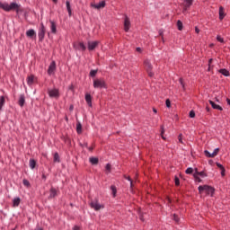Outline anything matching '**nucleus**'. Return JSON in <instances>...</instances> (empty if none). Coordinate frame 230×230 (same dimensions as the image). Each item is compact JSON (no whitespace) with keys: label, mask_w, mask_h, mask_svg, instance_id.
Here are the masks:
<instances>
[{"label":"nucleus","mask_w":230,"mask_h":230,"mask_svg":"<svg viewBox=\"0 0 230 230\" xmlns=\"http://www.w3.org/2000/svg\"><path fill=\"white\" fill-rule=\"evenodd\" d=\"M144 66L146 67V71L147 72L148 76L152 78L154 76V72H152V69H154V66H152V63L148 59H146L144 61Z\"/></svg>","instance_id":"obj_5"},{"label":"nucleus","mask_w":230,"mask_h":230,"mask_svg":"<svg viewBox=\"0 0 230 230\" xmlns=\"http://www.w3.org/2000/svg\"><path fill=\"white\" fill-rule=\"evenodd\" d=\"M97 73H98V70H91L90 76H92V78H94V76H96Z\"/></svg>","instance_id":"obj_36"},{"label":"nucleus","mask_w":230,"mask_h":230,"mask_svg":"<svg viewBox=\"0 0 230 230\" xmlns=\"http://www.w3.org/2000/svg\"><path fill=\"white\" fill-rule=\"evenodd\" d=\"M139 219L141 220V222H145V217H143V216H140Z\"/></svg>","instance_id":"obj_55"},{"label":"nucleus","mask_w":230,"mask_h":230,"mask_svg":"<svg viewBox=\"0 0 230 230\" xmlns=\"http://www.w3.org/2000/svg\"><path fill=\"white\" fill-rule=\"evenodd\" d=\"M4 96H0V112L3 111V107H4L5 103Z\"/></svg>","instance_id":"obj_26"},{"label":"nucleus","mask_w":230,"mask_h":230,"mask_svg":"<svg viewBox=\"0 0 230 230\" xmlns=\"http://www.w3.org/2000/svg\"><path fill=\"white\" fill-rule=\"evenodd\" d=\"M22 184L23 186H25L26 188H30L31 186V184L30 183V181L23 179L22 180Z\"/></svg>","instance_id":"obj_33"},{"label":"nucleus","mask_w":230,"mask_h":230,"mask_svg":"<svg viewBox=\"0 0 230 230\" xmlns=\"http://www.w3.org/2000/svg\"><path fill=\"white\" fill-rule=\"evenodd\" d=\"M85 102L87 105H89L90 107H93V97L91 96V94L89 93L85 94Z\"/></svg>","instance_id":"obj_18"},{"label":"nucleus","mask_w":230,"mask_h":230,"mask_svg":"<svg viewBox=\"0 0 230 230\" xmlns=\"http://www.w3.org/2000/svg\"><path fill=\"white\" fill-rule=\"evenodd\" d=\"M195 31L196 33H200V29H199V27H195Z\"/></svg>","instance_id":"obj_52"},{"label":"nucleus","mask_w":230,"mask_h":230,"mask_svg":"<svg viewBox=\"0 0 230 230\" xmlns=\"http://www.w3.org/2000/svg\"><path fill=\"white\" fill-rule=\"evenodd\" d=\"M54 163H60V156L58 155V153L54 154Z\"/></svg>","instance_id":"obj_34"},{"label":"nucleus","mask_w":230,"mask_h":230,"mask_svg":"<svg viewBox=\"0 0 230 230\" xmlns=\"http://www.w3.org/2000/svg\"><path fill=\"white\" fill-rule=\"evenodd\" d=\"M185 173H187V175H191V173H193V168L189 167L186 169Z\"/></svg>","instance_id":"obj_35"},{"label":"nucleus","mask_w":230,"mask_h":230,"mask_svg":"<svg viewBox=\"0 0 230 230\" xmlns=\"http://www.w3.org/2000/svg\"><path fill=\"white\" fill-rule=\"evenodd\" d=\"M190 118H195V111H190Z\"/></svg>","instance_id":"obj_46"},{"label":"nucleus","mask_w":230,"mask_h":230,"mask_svg":"<svg viewBox=\"0 0 230 230\" xmlns=\"http://www.w3.org/2000/svg\"><path fill=\"white\" fill-rule=\"evenodd\" d=\"M36 35L37 33L33 29H30L26 31V37H29V39H33V37H36Z\"/></svg>","instance_id":"obj_17"},{"label":"nucleus","mask_w":230,"mask_h":230,"mask_svg":"<svg viewBox=\"0 0 230 230\" xmlns=\"http://www.w3.org/2000/svg\"><path fill=\"white\" fill-rule=\"evenodd\" d=\"M193 177H194V179L197 182H202V180L200 179V177H199V175H196V176H193Z\"/></svg>","instance_id":"obj_43"},{"label":"nucleus","mask_w":230,"mask_h":230,"mask_svg":"<svg viewBox=\"0 0 230 230\" xmlns=\"http://www.w3.org/2000/svg\"><path fill=\"white\" fill-rule=\"evenodd\" d=\"M226 103L230 106V99H226Z\"/></svg>","instance_id":"obj_58"},{"label":"nucleus","mask_w":230,"mask_h":230,"mask_svg":"<svg viewBox=\"0 0 230 230\" xmlns=\"http://www.w3.org/2000/svg\"><path fill=\"white\" fill-rule=\"evenodd\" d=\"M178 140H179V143H181V145L184 143V142H182V134H180L178 136Z\"/></svg>","instance_id":"obj_44"},{"label":"nucleus","mask_w":230,"mask_h":230,"mask_svg":"<svg viewBox=\"0 0 230 230\" xmlns=\"http://www.w3.org/2000/svg\"><path fill=\"white\" fill-rule=\"evenodd\" d=\"M217 40L218 42H221V44H224V38H222L220 35H217Z\"/></svg>","instance_id":"obj_42"},{"label":"nucleus","mask_w":230,"mask_h":230,"mask_svg":"<svg viewBox=\"0 0 230 230\" xmlns=\"http://www.w3.org/2000/svg\"><path fill=\"white\" fill-rule=\"evenodd\" d=\"M173 220L174 222H176V224H179L181 218H179V216H177V214H173Z\"/></svg>","instance_id":"obj_39"},{"label":"nucleus","mask_w":230,"mask_h":230,"mask_svg":"<svg viewBox=\"0 0 230 230\" xmlns=\"http://www.w3.org/2000/svg\"><path fill=\"white\" fill-rule=\"evenodd\" d=\"M182 6H183V12L190 10V8L193 6V0H183Z\"/></svg>","instance_id":"obj_10"},{"label":"nucleus","mask_w":230,"mask_h":230,"mask_svg":"<svg viewBox=\"0 0 230 230\" xmlns=\"http://www.w3.org/2000/svg\"><path fill=\"white\" fill-rule=\"evenodd\" d=\"M209 103H210L212 109H216L217 111H224V109H222L220 105L215 103V102L209 101Z\"/></svg>","instance_id":"obj_20"},{"label":"nucleus","mask_w":230,"mask_h":230,"mask_svg":"<svg viewBox=\"0 0 230 230\" xmlns=\"http://www.w3.org/2000/svg\"><path fill=\"white\" fill-rule=\"evenodd\" d=\"M219 73H220L221 75H223V76H229V75H230L228 70L226 69V68H221V69H219Z\"/></svg>","instance_id":"obj_27"},{"label":"nucleus","mask_w":230,"mask_h":230,"mask_svg":"<svg viewBox=\"0 0 230 230\" xmlns=\"http://www.w3.org/2000/svg\"><path fill=\"white\" fill-rule=\"evenodd\" d=\"M197 175H198V177H199H199H208V174L206 172H204V171L199 172V169L195 168L193 177H197Z\"/></svg>","instance_id":"obj_16"},{"label":"nucleus","mask_w":230,"mask_h":230,"mask_svg":"<svg viewBox=\"0 0 230 230\" xmlns=\"http://www.w3.org/2000/svg\"><path fill=\"white\" fill-rule=\"evenodd\" d=\"M29 166L31 170L35 169V166H37V161H35L33 158H31L29 161Z\"/></svg>","instance_id":"obj_23"},{"label":"nucleus","mask_w":230,"mask_h":230,"mask_svg":"<svg viewBox=\"0 0 230 230\" xmlns=\"http://www.w3.org/2000/svg\"><path fill=\"white\" fill-rule=\"evenodd\" d=\"M153 112H155V114H157V110L155 108H153Z\"/></svg>","instance_id":"obj_56"},{"label":"nucleus","mask_w":230,"mask_h":230,"mask_svg":"<svg viewBox=\"0 0 230 230\" xmlns=\"http://www.w3.org/2000/svg\"><path fill=\"white\" fill-rule=\"evenodd\" d=\"M81 146H83V148L84 147V148H88L89 147L87 142H84V144H81Z\"/></svg>","instance_id":"obj_49"},{"label":"nucleus","mask_w":230,"mask_h":230,"mask_svg":"<svg viewBox=\"0 0 230 230\" xmlns=\"http://www.w3.org/2000/svg\"><path fill=\"white\" fill-rule=\"evenodd\" d=\"M74 48L77 51H85L87 49V47H85V44H84V42H79L77 44H74Z\"/></svg>","instance_id":"obj_12"},{"label":"nucleus","mask_w":230,"mask_h":230,"mask_svg":"<svg viewBox=\"0 0 230 230\" xmlns=\"http://www.w3.org/2000/svg\"><path fill=\"white\" fill-rule=\"evenodd\" d=\"M124 179L130 182V189L132 190V188H134V181H132V178H130V176L124 175Z\"/></svg>","instance_id":"obj_29"},{"label":"nucleus","mask_w":230,"mask_h":230,"mask_svg":"<svg viewBox=\"0 0 230 230\" xmlns=\"http://www.w3.org/2000/svg\"><path fill=\"white\" fill-rule=\"evenodd\" d=\"M198 190L199 193L206 191L207 195H211V197H213V193H215V189L209 185H200Z\"/></svg>","instance_id":"obj_3"},{"label":"nucleus","mask_w":230,"mask_h":230,"mask_svg":"<svg viewBox=\"0 0 230 230\" xmlns=\"http://www.w3.org/2000/svg\"><path fill=\"white\" fill-rule=\"evenodd\" d=\"M204 154H205L206 157H215V156H213V153H209V151H208V150H205Z\"/></svg>","instance_id":"obj_38"},{"label":"nucleus","mask_w":230,"mask_h":230,"mask_svg":"<svg viewBox=\"0 0 230 230\" xmlns=\"http://www.w3.org/2000/svg\"><path fill=\"white\" fill-rule=\"evenodd\" d=\"M177 28H178L179 31H182L183 25H182V22L181 20L177 21Z\"/></svg>","instance_id":"obj_32"},{"label":"nucleus","mask_w":230,"mask_h":230,"mask_svg":"<svg viewBox=\"0 0 230 230\" xmlns=\"http://www.w3.org/2000/svg\"><path fill=\"white\" fill-rule=\"evenodd\" d=\"M50 31L51 33H57V23L53 21H50Z\"/></svg>","instance_id":"obj_22"},{"label":"nucleus","mask_w":230,"mask_h":230,"mask_svg":"<svg viewBox=\"0 0 230 230\" xmlns=\"http://www.w3.org/2000/svg\"><path fill=\"white\" fill-rule=\"evenodd\" d=\"M211 62H213V59L210 58V59L208 60V64H211Z\"/></svg>","instance_id":"obj_64"},{"label":"nucleus","mask_w":230,"mask_h":230,"mask_svg":"<svg viewBox=\"0 0 230 230\" xmlns=\"http://www.w3.org/2000/svg\"><path fill=\"white\" fill-rule=\"evenodd\" d=\"M93 88L94 89H107V83H105V79H94L93 80Z\"/></svg>","instance_id":"obj_2"},{"label":"nucleus","mask_w":230,"mask_h":230,"mask_svg":"<svg viewBox=\"0 0 230 230\" xmlns=\"http://www.w3.org/2000/svg\"><path fill=\"white\" fill-rule=\"evenodd\" d=\"M165 105L168 109H170L172 107V102H170V99H166Z\"/></svg>","instance_id":"obj_41"},{"label":"nucleus","mask_w":230,"mask_h":230,"mask_svg":"<svg viewBox=\"0 0 230 230\" xmlns=\"http://www.w3.org/2000/svg\"><path fill=\"white\" fill-rule=\"evenodd\" d=\"M164 135V126H161V136Z\"/></svg>","instance_id":"obj_50"},{"label":"nucleus","mask_w":230,"mask_h":230,"mask_svg":"<svg viewBox=\"0 0 230 230\" xmlns=\"http://www.w3.org/2000/svg\"><path fill=\"white\" fill-rule=\"evenodd\" d=\"M41 179H44L46 181V174H42Z\"/></svg>","instance_id":"obj_59"},{"label":"nucleus","mask_w":230,"mask_h":230,"mask_svg":"<svg viewBox=\"0 0 230 230\" xmlns=\"http://www.w3.org/2000/svg\"><path fill=\"white\" fill-rule=\"evenodd\" d=\"M106 3L105 1H101L98 4H91L90 6L92 8H95V10H100L102 8H105Z\"/></svg>","instance_id":"obj_11"},{"label":"nucleus","mask_w":230,"mask_h":230,"mask_svg":"<svg viewBox=\"0 0 230 230\" xmlns=\"http://www.w3.org/2000/svg\"><path fill=\"white\" fill-rule=\"evenodd\" d=\"M55 71H57V62L52 61L48 68V75L51 76V75H55Z\"/></svg>","instance_id":"obj_9"},{"label":"nucleus","mask_w":230,"mask_h":230,"mask_svg":"<svg viewBox=\"0 0 230 230\" xmlns=\"http://www.w3.org/2000/svg\"><path fill=\"white\" fill-rule=\"evenodd\" d=\"M48 94L49 98H56V100L60 98V92L57 88L48 90Z\"/></svg>","instance_id":"obj_7"},{"label":"nucleus","mask_w":230,"mask_h":230,"mask_svg":"<svg viewBox=\"0 0 230 230\" xmlns=\"http://www.w3.org/2000/svg\"><path fill=\"white\" fill-rule=\"evenodd\" d=\"M19 204H21V198L16 197L13 199V207L19 208Z\"/></svg>","instance_id":"obj_21"},{"label":"nucleus","mask_w":230,"mask_h":230,"mask_svg":"<svg viewBox=\"0 0 230 230\" xmlns=\"http://www.w3.org/2000/svg\"><path fill=\"white\" fill-rule=\"evenodd\" d=\"M76 132L77 134H82V123L77 122L76 124Z\"/></svg>","instance_id":"obj_30"},{"label":"nucleus","mask_w":230,"mask_h":230,"mask_svg":"<svg viewBox=\"0 0 230 230\" xmlns=\"http://www.w3.org/2000/svg\"><path fill=\"white\" fill-rule=\"evenodd\" d=\"M73 109H75V108H74L73 105H71V106L69 107V111H73Z\"/></svg>","instance_id":"obj_60"},{"label":"nucleus","mask_w":230,"mask_h":230,"mask_svg":"<svg viewBox=\"0 0 230 230\" xmlns=\"http://www.w3.org/2000/svg\"><path fill=\"white\" fill-rule=\"evenodd\" d=\"M90 152H93V147H87Z\"/></svg>","instance_id":"obj_62"},{"label":"nucleus","mask_w":230,"mask_h":230,"mask_svg":"<svg viewBox=\"0 0 230 230\" xmlns=\"http://www.w3.org/2000/svg\"><path fill=\"white\" fill-rule=\"evenodd\" d=\"M217 168H220V170H224V165H222L220 163H217Z\"/></svg>","instance_id":"obj_47"},{"label":"nucleus","mask_w":230,"mask_h":230,"mask_svg":"<svg viewBox=\"0 0 230 230\" xmlns=\"http://www.w3.org/2000/svg\"><path fill=\"white\" fill-rule=\"evenodd\" d=\"M58 193V190H57L54 187H51L49 190V199H55V197H57Z\"/></svg>","instance_id":"obj_15"},{"label":"nucleus","mask_w":230,"mask_h":230,"mask_svg":"<svg viewBox=\"0 0 230 230\" xmlns=\"http://www.w3.org/2000/svg\"><path fill=\"white\" fill-rule=\"evenodd\" d=\"M90 207L92 209H94V211H100V209H103V208H105L103 205L100 204L98 199L92 200L90 202Z\"/></svg>","instance_id":"obj_6"},{"label":"nucleus","mask_w":230,"mask_h":230,"mask_svg":"<svg viewBox=\"0 0 230 230\" xmlns=\"http://www.w3.org/2000/svg\"><path fill=\"white\" fill-rule=\"evenodd\" d=\"M46 37V26H44V23H40V27L38 31V39L40 42H42L44 40V38Z\"/></svg>","instance_id":"obj_4"},{"label":"nucleus","mask_w":230,"mask_h":230,"mask_svg":"<svg viewBox=\"0 0 230 230\" xmlns=\"http://www.w3.org/2000/svg\"><path fill=\"white\" fill-rule=\"evenodd\" d=\"M73 230H80V226H75L73 227Z\"/></svg>","instance_id":"obj_53"},{"label":"nucleus","mask_w":230,"mask_h":230,"mask_svg":"<svg viewBox=\"0 0 230 230\" xmlns=\"http://www.w3.org/2000/svg\"><path fill=\"white\" fill-rule=\"evenodd\" d=\"M66 10L68 12V15H69V17H71V15H72L71 3L69 1H66Z\"/></svg>","instance_id":"obj_28"},{"label":"nucleus","mask_w":230,"mask_h":230,"mask_svg":"<svg viewBox=\"0 0 230 230\" xmlns=\"http://www.w3.org/2000/svg\"><path fill=\"white\" fill-rule=\"evenodd\" d=\"M52 1L55 3V4L58 3V0H52Z\"/></svg>","instance_id":"obj_63"},{"label":"nucleus","mask_w":230,"mask_h":230,"mask_svg":"<svg viewBox=\"0 0 230 230\" xmlns=\"http://www.w3.org/2000/svg\"><path fill=\"white\" fill-rule=\"evenodd\" d=\"M218 152H220V148L217 147L213 151L212 155L217 157V155H218Z\"/></svg>","instance_id":"obj_40"},{"label":"nucleus","mask_w":230,"mask_h":230,"mask_svg":"<svg viewBox=\"0 0 230 230\" xmlns=\"http://www.w3.org/2000/svg\"><path fill=\"white\" fill-rule=\"evenodd\" d=\"M0 8L4 12H12V10H14L16 11V13H19V8H21V5L15 2H13L10 4L8 3L0 2Z\"/></svg>","instance_id":"obj_1"},{"label":"nucleus","mask_w":230,"mask_h":230,"mask_svg":"<svg viewBox=\"0 0 230 230\" xmlns=\"http://www.w3.org/2000/svg\"><path fill=\"white\" fill-rule=\"evenodd\" d=\"M91 164L96 165L99 163L98 157L92 156L89 158Z\"/></svg>","instance_id":"obj_24"},{"label":"nucleus","mask_w":230,"mask_h":230,"mask_svg":"<svg viewBox=\"0 0 230 230\" xmlns=\"http://www.w3.org/2000/svg\"><path fill=\"white\" fill-rule=\"evenodd\" d=\"M98 46H100V41L98 40L87 42V48L89 51H94Z\"/></svg>","instance_id":"obj_8"},{"label":"nucleus","mask_w":230,"mask_h":230,"mask_svg":"<svg viewBox=\"0 0 230 230\" xmlns=\"http://www.w3.org/2000/svg\"><path fill=\"white\" fill-rule=\"evenodd\" d=\"M128 30H130V18L126 16L124 20V31L128 32Z\"/></svg>","instance_id":"obj_13"},{"label":"nucleus","mask_w":230,"mask_h":230,"mask_svg":"<svg viewBox=\"0 0 230 230\" xmlns=\"http://www.w3.org/2000/svg\"><path fill=\"white\" fill-rule=\"evenodd\" d=\"M24 103H26V99L24 97V94H21L19 97L18 104L20 107H24Z\"/></svg>","instance_id":"obj_19"},{"label":"nucleus","mask_w":230,"mask_h":230,"mask_svg":"<svg viewBox=\"0 0 230 230\" xmlns=\"http://www.w3.org/2000/svg\"><path fill=\"white\" fill-rule=\"evenodd\" d=\"M162 139L166 140V137L164 135H161Z\"/></svg>","instance_id":"obj_57"},{"label":"nucleus","mask_w":230,"mask_h":230,"mask_svg":"<svg viewBox=\"0 0 230 230\" xmlns=\"http://www.w3.org/2000/svg\"><path fill=\"white\" fill-rule=\"evenodd\" d=\"M107 172H109V173H111V164H107L105 166Z\"/></svg>","instance_id":"obj_45"},{"label":"nucleus","mask_w":230,"mask_h":230,"mask_svg":"<svg viewBox=\"0 0 230 230\" xmlns=\"http://www.w3.org/2000/svg\"><path fill=\"white\" fill-rule=\"evenodd\" d=\"M221 175H222V177L226 176V168L225 169H221Z\"/></svg>","instance_id":"obj_51"},{"label":"nucleus","mask_w":230,"mask_h":230,"mask_svg":"<svg viewBox=\"0 0 230 230\" xmlns=\"http://www.w3.org/2000/svg\"><path fill=\"white\" fill-rule=\"evenodd\" d=\"M159 35H161V37H163V31H159Z\"/></svg>","instance_id":"obj_61"},{"label":"nucleus","mask_w":230,"mask_h":230,"mask_svg":"<svg viewBox=\"0 0 230 230\" xmlns=\"http://www.w3.org/2000/svg\"><path fill=\"white\" fill-rule=\"evenodd\" d=\"M174 182L176 186H181V180H179L178 176L174 177Z\"/></svg>","instance_id":"obj_37"},{"label":"nucleus","mask_w":230,"mask_h":230,"mask_svg":"<svg viewBox=\"0 0 230 230\" xmlns=\"http://www.w3.org/2000/svg\"><path fill=\"white\" fill-rule=\"evenodd\" d=\"M179 82H180V84H181L182 89H184V82L182 81V78H180V79H179Z\"/></svg>","instance_id":"obj_48"},{"label":"nucleus","mask_w":230,"mask_h":230,"mask_svg":"<svg viewBox=\"0 0 230 230\" xmlns=\"http://www.w3.org/2000/svg\"><path fill=\"white\" fill-rule=\"evenodd\" d=\"M136 50H137L138 53H141V51H143V50L141 49V48H139V47H137V48L136 49Z\"/></svg>","instance_id":"obj_54"},{"label":"nucleus","mask_w":230,"mask_h":230,"mask_svg":"<svg viewBox=\"0 0 230 230\" xmlns=\"http://www.w3.org/2000/svg\"><path fill=\"white\" fill-rule=\"evenodd\" d=\"M224 17H226V13H224V7H219V19L223 21Z\"/></svg>","instance_id":"obj_25"},{"label":"nucleus","mask_w":230,"mask_h":230,"mask_svg":"<svg viewBox=\"0 0 230 230\" xmlns=\"http://www.w3.org/2000/svg\"><path fill=\"white\" fill-rule=\"evenodd\" d=\"M35 80H37V77H35V75H31L27 77V85H29V87H31L35 82Z\"/></svg>","instance_id":"obj_14"},{"label":"nucleus","mask_w":230,"mask_h":230,"mask_svg":"<svg viewBox=\"0 0 230 230\" xmlns=\"http://www.w3.org/2000/svg\"><path fill=\"white\" fill-rule=\"evenodd\" d=\"M111 190L112 191V196L116 197V193H118V189L115 187V185H111Z\"/></svg>","instance_id":"obj_31"}]
</instances>
